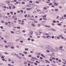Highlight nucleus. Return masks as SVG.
<instances>
[{
  "instance_id": "473e14b6",
  "label": "nucleus",
  "mask_w": 66,
  "mask_h": 66,
  "mask_svg": "<svg viewBox=\"0 0 66 66\" xmlns=\"http://www.w3.org/2000/svg\"><path fill=\"white\" fill-rule=\"evenodd\" d=\"M54 4H55V5H57V4L56 3H54Z\"/></svg>"
},
{
  "instance_id": "2f4dec72",
  "label": "nucleus",
  "mask_w": 66,
  "mask_h": 66,
  "mask_svg": "<svg viewBox=\"0 0 66 66\" xmlns=\"http://www.w3.org/2000/svg\"><path fill=\"white\" fill-rule=\"evenodd\" d=\"M4 54H7V53L6 52H4Z\"/></svg>"
},
{
  "instance_id": "c85d7f7f",
  "label": "nucleus",
  "mask_w": 66,
  "mask_h": 66,
  "mask_svg": "<svg viewBox=\"0 0 66 66\" xmlns=\"http://www.w3.org/2000/svg\"><path fill=\"white\" fill-rule=\"evenodd\" d=\"M40 59H41V60H43V58L42 57H40Z\"/></svg>"
},
{
  "instance_id": "412c9836",
  "label": "nucleus",
  "mask_w": 66,
  "mask_h": 66,
  "mask_svg": "<svg viewBox=\"0 0 66 66\" xmlns=\"http://www.w3.org/2000/svg\"><path fill=\"white\" fill-rule=\"evenodd\" d=\"M11 33H12V34L14 33V32L13 31H11Z\"/></svg>"
},
{
  "instance_id": "37998d69",
  "label": "nucleus",
  "mask_w": 66,
  "mask_h": 66,
  "mask_svg": "<svg viewBox=\"0 0 66 66\" xmlns=\"http://www.w3.org/2000/svg\"><path fill=\"white\" fill-rule=\"evenodd\" d=\"M5 48H8V46H5Z\"/></svg>"
},
{
  "instance_id": "f8f14e48",
  "label": "nucleus",
  "mask_w": 66,
  "mask_h": 66,
  "mask_svg": "<svg viewBox=\"0 0 66 66\" xmlns=\"http://www.w3.org/2000/svg\"><path fill=\"white\" fill-rule=\"evenodd\" d=\"M27 62L28 63H31V61H29V60H27Z\"/></svg>"
},
{
  "instance_id": "ea45409f",
  "label": "nucleus",
  "mask_w": 66,
  "mask_h": 66,
  "mask_svg": "<svg viewBox=\"0 0 66 66\" xmlns=\"http://www.w3.org/2000/svg\"><path fill=\"white\" fill-rule=\"evenodd\" d=\"M44 9L45 10H46V9H47V8H46V7H44Z\"/></svg>"
},
{
  "instance_id": "8fccbe9b",
  "label": "nucleus",
  "mask_w": 66,
  "mask_h": 66,
  "mask_svg": "<svg viewBox=\"0 0 66 66\" xmlns=\"http://www.w3.org/2000/svg\"><path fill=\"white\" fill-rule=\"evenodd\" d=\"M5 23V25H7V24H8V23L7 22H6Z\"/></svg>"
},
{
  "instance_id": "c03bdc74",
  "label": "nucleus",
  "mask_w": 66,
  "mask_h": 66,
  "mask_svg": "<svg viewBox=\"0 0 66 66\" xmlns=\"http://www.w3.org/2000/svg\"><path fill=\"white\" fill-rule=\"evenodd\" d=\"M28 40H31V39H30V38H28Z\"/></svg>"
},
{
  "instance_id": "a878e982",
  "label": "nucleus",
  "mask_w": 66,
  "mask_h": 66,
  "mask_svg": "<svg viewBox=\"0 0 66 66\" xmlns=\"http://www.w3.org/2000/svg\"><path fill=\"white\" fill-rule=\"evenodd\" d=\"M10 13H11V15H13V12H10Z\"/></svg>"
},
{
  "instance_id": "79ce46f5",
  "label": "nucleus",
  "mask_w": 66,
  "mask_h": 66,
  "mask_svg": "<svg viewBox=\"0 0 66 66\" xmlns=\"http://www.w3.org/2000/svg\"><path fill=\"white\" fill-rule=\"evenodd\" d=\"M25 17H27V15H24Z\"/></svg>"
},
{
  "instance_id": "bf43d9fd",
  "label": "nucleus",
  "mask_w": 66,
  "mask_h": 66,
  "mask_svg": "<svg viewBox=\"0 0 66 66\" xmlns=\"http://www.w3.org/2000/svg\"><path fill=\"white\" fill-rule=\"evenodd\" d=\"M37 57H38V58H39V55L37 56Z\"/></svg>"
},
{
  "instance_id": "f257e3e1",
  "label": "nucleus",
  "mask_w": 66,
  "mask_h": 66,
  "mask_svg": "<svg viewBox=\"0 0 66 66\" xmlns=\"http://www.w3.org/2000/svg\"><path fill=\"white\" fill-rule=\"evenodd\" d=\"M47 48L49 49L50 51H51L52 52L54 51V50L53 49V47L50 45H48L47 46Z\"/></svg>"
},
{
  "instance_id": "6ab92c4d",
  "label": "nucleus",
  "mask_w": 66,
  "mask_h": 66,
  "mask_svg": "<svg viewBox=\"0 0 66 66\" xmlns=\"http://www.w3.org/2000/svg\"><path fill=\"white\" fill-rule=\"evenodd\" d=\"M11 48H12V49H14V47L13 46H12L11 47Z\"/></svg>"
},
{
  "instance_id": "864d4df0",
  "label": "nucleus",
  "mask_w": 66,
  "mask_h": 66,
  "mask_svg": "<svg viewBox=\"0 0 66 66\" xmlns=\"http://www.w3.org/2000/svg\"><path fill=\"white\" fill-rule=\"evenodd\" d=\"M12 63L13 64H14V62L13 61H12Z\"/></svg>"
},
{
  "instance_id": "393cba45",
  "label": "nucleus",
  "mask_w": 66,
  "mask_h": 66,
  "mask_svg": "<svg viewBox=\"0 0 66 66\" xmlns=\"http://www.w3.org/2000/svg\"><path fill=\"white\" fill-rule=\"evenodd\" d=\"M46 51L47 52H48V53H49V52H50L48 50H46Z\"/></svg>"
},
{
  "instance_id": "a211bd4d",
  "label": "nucleus",
  "mask_w": 66,
  "mask_h": 66,
  "mask_svg": "<svg viewBox=\"0 0 66 66\" xmlns=\"http://www.w3.org/2000/svg\"><path fill=\"white\" fill-rule=\"evenodd\" d=\"M31 8H27V10H31Z\"/></svg>"
},
{
  "instance_id": "6e6d98bb",
  "label": "nucleus",
  "mask_w": 66,
  "mask_h": 66,
  "mask_svg": "<svg viewBox=\"0 0 66 66\" xmlns=\"http://www.w3.org/2000/svg\"><path fill=\"white\" fill-rule=\"evenodd\" d=\"M15 20H17V18H15L14 19Z\"/></svg>"
},
{
  "instance_id": "a19ab883",
  "label": "nucleus",
  "mask_w": 66,
  "mask_h": 66,
  "mask_svg": "<svg viewBox=\"0 0 66 66\" xmlns=\"http://www.w3.org/2000/svg\"><path fill=\"white\" fill-rule=\"evenodd\" d=\"M41 55L43 57V56H44V55L43 54H41Z\"/></svg>"
},
{
  "instance_id": "f704fd0d",
  "label": "nucleus",
  "mask_w": 66,
  "mask_h": 66,
  "mask_svg": "<svg viewBox=\"0 0 66 66\" xmlns=\"http://www.w3.org/2000/svg\"><path fill=\"white\" fill-rule=\"evenodd\" d=\"M31 26H33V27H34L35 26V25L34 24H31Z\"/></svg>"
},
{
  "instance_id": "72a5a7b5",
  "label": "nucleus",
  "mask_w": 66,
  "mask_h": 66,
  "mask_svg": "<svg viewBox=\"0 0 66 66\" xmlns=\"http://www.w3.org/2000/svg\"><path fill=\"white\" fill-rule=\"evenodd\" d=\"M61 24H60V23H59L57 25L58 26H61Z\"/></svg>"
},
{
  "instance_id": "bb28decb",
  "label": "nucleus",
  "mask_w": 66,
  "mask_h": 66,
  "mask_svg": "<svg viewBox=\"0 0 66 66\" xmlns=\"http://www.w3.org/2000/svg\"><path fill=\"white\" fill-rule=\"evenodd\" d=\"M9 7L10 9V10H11V9L12 8L11 6H9Z\"/></svg>"
},
{
  "instance_id": "aec40b11",
  "label": "nucleus",
  "mask_w": 66,
  "mask_h": 66,
  "mask_svg": "<svg viewBox=\"0 0 66 66\" xmlns=\"http://www.w3.org/2000/svg\"><path fill=\"white\" fill-rule=\"evenodd\" d=\"M34 64H35V65H37V63L36 62L34 63Z\"/></svg>"
},
{
  "instance_id": "3c124183",
  "label": "nucleus",
  "mask_w": 66,
  "mask_h": 66,
  "mask_svg": "<svg viewBox=\"0 0 66 66\" xmlns=\"http://www.w3.org/2000/svg\"><path fill=\"white\" fill-rule=\"evenodd\" d=\"M18 21H19V22H21V20H18Z\"/></svg>"
},
{
  "instance_id": "338daca9",
  "label": "nucleus",
  "mask_w": 66,
  "mask_h": 66,
  "mask_svg": "<svg viewBox=\"0 0 66 66\" xmlns=\"http://www.w3.org/2000/svg\"><path fill=\"white\" fill-rule=\"evenodd\" d=\"M64 17H66V15H64Z\"/></svg>"
},
{
  "instance_id": "39448f33",
  "label": "nucleus",
  "mask_w": 66,
  "mask_h": 66,
  "mask_svg": "<svg viewBox=\"0 0 66 66\" xmlns=\"http://www.w3.org/2000/svg\"><path fill=\"white\" fill-rule=\"evenodd\" d=\"M47 38H48V39H50L51 38V37L50 36H47Z\"/></svg>"
},
{
  "instance_id": "ddd939ff",
  "label": "nucleus",
  "mask_w": 66,
  "mask_h": 66,
  "mask_svg": "<svg viewBox=\"0 0 66 66\" xmlns=\"http://www.w3.org/2000/svg\"><path fill=\"white\" fill-rule=\"evenodd\" d=\"M20 40L19 39H17L15 41L16 42H18V41Z\"/></svg>"
},
{
  "instance_id": "5701e85b",
  "label": "nucleus",
  "mask_w": 66,
  "mask_h": 66,
  "mask_svg": "<svg viewBox=\"0 0 66 66\" xmlns=\"http://www.w3.org/2000/svg\"><path fill=\"white\" fill-rule=\"evenodd\" d=\"M17 29H20V27H16Z\"/></svg>"
},
{
  "instance_id": "4d7b16f0",
  "label": "nucleus",
  "mask_w": 66,
  "mask_h": 66,
  "mask_svg": "<svg viewBox=\"0 0 66 66\" xmlns=\"http://www.w3.org/2000/svg\"><path fill=\"white\" fill-rule=\"evenodd\" d=\"M49 60L50 61H52V60L51 59H50Z\"/></svg>"
},
{
  "instance_id": "9b49d317",
  "label": "nucleus",
  "mask_w": 66,
  "mask_h": 66,
  "mask_svg": "<svg viewBox=\"0 0 66 66\" xmlns=\"http://www.w3.org/2000/svg\"><path fill=\"white\" fill-rule=\"evenodd\" d=\"M21 4H25V2H22L21 3Z\"/></svg>"
},
{
  "instance_id": "4be33fe9",
  "label": "nucleus",
  "mask_w": 66,
  "mask_h": 66,
  "mask_svg": "<svg viewBox=\"0 0 66 66\" xmlns=\"http://www.w3.org/2000/svg\"><path fill=\"white\" fill-rule=\"evenodd\" d=\"M24 53H25V54H27V52H26V51H24Z\"/></svg>"
},
{
  "instance_id": "c756f323",
  "label": "nucleus",
  "mask_w": 66,
  "mask_h": 66,
  "mask_svg": "<svg viewBox=\"0 0 66 66\" xmlns=\"http://www.w3.org/2000/svg\"><path fill=\"white\" fill-rule=\"evenodd\" d=\"M25 50L26 51H27V50H28V48H25Z\"/></svg>"
},
{
  "instance_id": "13d9d810",
  "label": "nucleus",
  "mask_w": 66,
  "mask_h": 66,
  "mask_svg": "<svg viewBox=\"0 0 66 66\" xmlns=\"http://www.w3.org/2000/svg\"><path fill=\"white\" fill-rule=\"evenodd\" d=\"M55 11H58V10L57 9H55Z\"/></svg>"
},
{
  "instance_id": "de8ad7c7",
  "label": "nucleus",
  "mask_w": 66,
  "mask_h": 66,
  "mask_svg": "<svg viewBox=\"0 0 66 66\" xmlns=\"http://www.w3.org/2000/svg\"><path fill=\"white\" fill-rule=\"evenodd\" d=\"M20 12V11H17V12L18 13H19Z\"/></svg>"
},
{
  "instance_id": "a18cd8bd",
  "label": "nucleus",
  "mask_w": 66,
  "mask_h": 66,
  "mask_svg": "<svg viewBox=\"0 0 66 66\" xmlns=\"http://www.w3.org/2000/svg\"><path fill=\"white\" fill-rule=\"evenodd\" d=\"M57 39H59V38H60V37H57Z\"/></svg>"
},
{
  "instance_id": "58836bf2",
  "label": "nucleus",
  "mask_w": 66,
  "mask_h": 66,
  "mask_svg": "<svg viewBox=\"0 0 66 66\" xmlns=\"http://www.w3.org/2000/svg\"><path fill=\"white\" fill-rule=\"evenodd\" d=\"M32 56L31 55H29L28 56V57H31Z\"/></svg>"
},
{
  "instance_id": "4c0bfd02",
  "label": "nucleus",
  "mask_w": 66,
  "mask_h": 66,
  "mask_svg": "<svg viewBox=\"0 0 66 66\" xmlns=\"http://www.w3.org/2000/svg\"><path fill=\"white\" fill-rule=\"evenodd\" d=\"M52 30L53 31H55V30L54 29H52Z\"/></svg>"
},
{
  "instance_id": "7ed1b4c3",
  "label": "nucleus",
  "mask_w": 66,
  "mask_h": 66,
  "mask_svg": "<svg viewBox=\"0 0 66 66\" xmlns=\"http://www.w3.org/2000/svg\"><path fill=\"white\" fill-rule=\"evenodd\" d=\"M16 34H19L21 32L20 31H18L17 30L16 31Z\"/></svg>"
},
{
  "instance_id": "774afa93",
  "label": "nucleus",
  "mask_w": 66,
  "mask_h": 66,
  "mask_svg": "<svg viewBox=\"0 0 66 66\" xmlns=\"http://www.w3.org/2000/svg\"><path fill=\"white\" fill-rule=\"evenodd\" d=\"M21 13H23V10H21Z\"/></svg>"
},
{
  "instance_id": "5fc2aeb1",
  "label": "nucleus",
  "mask_w": 66,
  "mask_h": 66,
  "mask_svg": "<svg viewBox=\"0 0 66 66\" xmlns=\"http://www.w3.org/2000/svg\"><path fill=\"white\" fill-rule=\"evenodd\" d=\"M46 2L47 3H50V2Z\"/></svg>"
},
{
  "instance_id": "69168bd1",
  "label": "nucleus",
  "mask_w": 66,
  "mask_h": 66,
  "mask_svg": "<svg viewBox=\"0 0 66 66\" xmlns=\"http://www.w3.org/2000/svg\"><path fill=\"white\" fill-rule=\"evenodd\" d=\"M1 29H3V27L1 26Z\"/></svg>"
},
{
  "instance_id": "09e8293b",
  "label": "nucleus",
  "mask_w": 66,
  "mask_h": 66,
  "mask_svg": "<svg viewBox=\"0 0 66 66\" xmlns=\"http://www.w3.org/2000/svg\"><path fill=\"white\" fill-rule=\"evenodd\" d=\"M55 22H56L55 21H53V23H55Z\"/></svg>"
},
{
  "instance_id": "2eb2a0df",
  "label": "nucleus",
  "mask_w": 66,
  "mask_h": 66,
  "mask_svg": "<svg viewBox=\"0 0 66 66\" xmlns=\"http://www.w3.org/2000/svg\"><path fill=\"white\" fill-rule=\"evenodd\" d=\"M15 7H16L14 6L13 7H12L13 9H15Z\"/></svg>"
},
{
  "instance_id": "49530a36",
  "label": "nucleus",
  "mask_w": 66,
  "mask_h": 66,
  "mask_svg": "<svg viewBox=\"0 0 66 66\" xmlns=\"http://www.w3.org/2000/svg\"><path fill=\"white\" fill-rule=\"evenodd\" d=\"M52 3H50V4H49V5H52Z\"/></svg>"
},
{
  "instance_id": "6e6552de",
  "label": "nucleus",
  "mask_w": 66,
  "mask_h": 66,
  "mask_svg": "<svg viewBox=\"0 0 66 66\" xmlns=\"http://www.w3.org/2000/svg\"><path fill=\"white\" fill-rule=\"evenodd\" d=\"M51 58H52V60H55V58H54V57H53L52 56L51 57Z\"/></svg>"
},
{
  "instance_id": "dca6fc26",
  "label": "nucleus",
  "mask_w": 66,
  "mask_h": 66,
  "mask_svg": "<svg viewBox=\"0 0 66 66\" xmlns=\"http://www.w3.org/2000/svg\"><path fill=\"white\" fill-rule=\"evenodd\" d=\"M59 48L60 49H62V48H63V46H61L59 47Z\"/></svg>"
},
{
  "instance_id": "7c9ffc66",
  "label": "nucleus",
  "mask_w": 66,
  "mask_h": 66,
  "mask_svg": "<svg viewBox=\"0 0 66 66\" xmlns=\"http://www.w3.org/2000/svg\"><path fill=\"white\" fill-rule=\"evenodd\" d=\"M32 2H33L32 1H29V3H32Z\"/></svg>"
},
{
  "instance_id": "9d476101",
  "label": "nucleus",
  "mask_w": 66,
  "mask_h": 66,
  "mask_svg": "<svg viewBox=\"0 0 66 66\" xmlns=\"http://www.w3.org/2000/svg\"><path fill=\"white\" fill-rule=\"evenodd\" d=\"M38 27H40V24H39L37 25Z\"/></svg>"
},
{
  "instance_id": "4468645a",
  "label": "nucleus",
  "mask_w": 66,
  "mask_h": 66,
  "mask_svg": "<svg viewBox=\"0 0 66 66\" xmlns=\"http://www.w3.org/2000/svg\"><path fill=\"white\" fill-rule=\"evenodd\" d=\"M43 19H44V20H47V18H43Z\"/></svg>"
},
{
  "instance_id": "052dcab7",
  "label": "nucleus",
  "mask_w": 66,
  "mask_h": 66,
  "mask_svg": "<svg viewBox=\"0 0 66 66\" xmlns=\"http://www.w3.org/2000/svg\"><path fill=\"white\" fill-rule=\"evenodd\" d=\"M37 12H40V10H37Z\"/></svg>"
},
{
  "instance_id": "1a4fd4ad",
  "label": "nucleus",
  "mask_w": 66,
  "mask_h": 66,
  "mask_svg": "<svg viewBox=\"0 0 66 66\" xmlns=\"http://www.w3.org/2000/svg\"><path fill=\"white\" fill-rule=\"evenodd\" d=\"M24 64H28V62H27L26 61L24 63Z\"/></svg>"
},
{
  "instance_id": "e433bc0d",
  "label": "nucleus",
  "mask_w": 66,
  "mask_h": 66,
  "mask_svg": "<svg viewBox=\"0 0 66 66\" xmlns=\"http://www.w3.org/2000/svg\"><path fill=\"white\" fill-rule=\"evenodd\" d=\"M28 66H30V63H29L28 64Z\"/></svg>"
},
{
  "instance_id": "e2e57ef3",
  "label": "nucleus",
  "mask_w": 66,
  "mask_h": 66,
  "mask_svg": "<svg viewBox=\"0 0 66 66\" xmlns=\"http://www.w3.org/2000/svg\"><path fill=\"white\" fill-rule=\"evenodd\" d=\"M22 32H23V33H24V32H25V30H23L22 31Z\"/></svg>"
},
{
  "instance_id": "680f3d73",
  "label": "nucleus",
  "mask_w": 66,
  "mask_h": 66,
  "mask_svg": "<svg viewBox=\"0 0 66 66\" xmlns=\"http://www.w3.org/2000/svg\"><path fill=\"white\" fill-rule=\"evenodd\" d=\"M31 41H32V42H33L34 40V39H31Z\"/></svg>"
},
{
  "instance_id": "603ef678",
  "label": "nucleus",
  "mask_w": 66,
  "mask_h": 66,
  "mask_svg": "<svg viewBox=\"0 0 66 66\" xmlns=\"http://www.w3.org/2000/svg\"><path fill=\"white\" fill-rule=\"evenodd\" d=\"M54 36H53L52 37V38H54Z\"/></svg>"
},
{
  "instance_id": "cd10ccee",
  "label": "nucleus",
  "mask_w": 66,
  "mask_h": 66,
  "mask_svg": "<svg viewBox=\"0 0 66 66\" xmlns=\"http://www.w3.org/2000/svg\"><path fill=\"white\" fill-rule=\"evenodd\" d=\"M14 22L13 23H16V21H13Z\"/></svg>"
},
{
  "instance_id": "b1692460",
  "label": "nucleus",
  "mask_w": 66,
  "mask_h": 66,
  "mask_svg": "<svg viewBox=\"0 0 66 66\" xmlns=\"http://www.w3.org/2000/svg\"><path fill=\"white\" fill-rule=\"evenodd\" d=\"M36 3L38 4V3H39V2L37 1H36Z\"/></svg>"
},
{
  "instance_id": "20e7f679",
  "label": "nucleus",
  "mask_w": 66,
  "mask_h": 66,
  "mask_svg": "<svg viewBox=\"0 0 66 66\" xmlns=\"http://www.w3.org/2000/svg\"><path fill=\"white\" fill-rule=\"evenodd\" d=\"M33 31H30V35H33Z\"/></svg>"
},
{
  "instance_id": "f03ea898",
  "label": "nucleus",
  "mask_w": 66,
  "mask_h": 66,
  "mask_svg": "<svg viewBox=\"0 0 66 66\" xmlns=\"http://www.w3.org/2000/svg\"><path fill=\"white\" fill-rule=\"evenodd\" d=\"M33 23H34V22H28V24L31 25L32 24H33Z\"/></svg>"
},
{
  "instance_id": "0e129e2a",
  "label": "nucleus",
  "mask_w": 66,
  "mask_h": 66,
  "mask_svg": "<svg viewBox=\"0 0 66 66\" xmlns=\"http://www.w3.org/2000/svg\"><path fill=\"white\" fill-rule=\"evenodd\" d=\"M43 17H46V15H45L44 16H43Z\"/></svg>"
},
{
  "instance_id": "0eeeda50",
  "label": "nucleus",
  "mask_w": 66,
  "mask_h": 66,
  "mask_svg": "<svg viewBox=\"0 0 66 66\" xmlns=\"http://www.w3.org/2000/svg\"><path fill=\"white\" fill-rule=\"evenodd\" d=\"M45 27H47V28H50V26H47V25L45 26Z\"/></svg>"
},
{
  "instance_id": "c9c22d12",
  "label": "nucleus",
  "mask_w": 66,
  "mask_h": 66,
  "mask_svg": "<svg viewBox=\"0 0 66 66\" xmlns=\"http://www.w3.org/2000/svg\"><path fill=\"white\" fill-rule=\"evenodd\" d=\"M42 19H42V18H40V19H39V20H40V21L42 20Z\"/></svg>"
},
{
  "instance_id": "423d86ee",
  "label": "nucleus",
  "mask_w": 66,
  "mask_h": 66,
  "mask_svg": "<svg viewBox=\"0 0 66 66\" xmlns=\"http://www.w3.org/2000/svg\"><path fill=\"white\" fill-rule=\"evenodd\" d=\"M45 61L46 63H50V62L47 60H45Z\"/></svg>"
},
{
  "instance_id": "f3484780",
  "label": "nucleus",
  "mask_w": 66,
  "mask_h": 66,
  "mask_svg": "<svg viewBox=\"0 0 66 66\" xmlns=\"http://www.w3.org/2000/svg\"><path fill=\"white\" fill-rule=\"evenodd\" d=\"M36 63H40V62H38L37 61H36Z\"/></svg>"
}]
</instances>
